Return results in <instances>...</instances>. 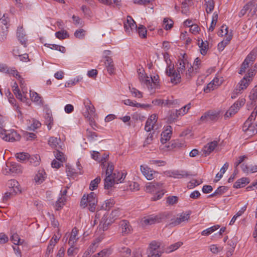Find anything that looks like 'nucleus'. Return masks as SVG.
<instances>
[{
    "instance_id": "1",
    "label": "nucleus",
    "mask_w": 257,
    "mask_h": 257,
    "mask_svg": "<svg viewBox=\"0 0 257 257\" xmlns=\"http://www.w3.org/2000/svg\"><path fill=\"white\" fill-rule=\"evenodd\" d=\"M114 170V166L112 163L108 164L105 171L106 177L104 179V188L109 189L114 184L123 182L126 174Z\"/></svg>"
},
{
    "instance_id": "2",
    "label": "nucleus",
    "mask_w": 257,
    "mask_h": 257,
    "mask_svg": "<svg viewBox=\"0 0 257 257\" xmlns=\"http://www.w3.org/2000/svg\"><path fill=\"white\" fill-rule=\"evenodd\" d=\"M146 191L148 193H156V194L152 198L153 201L160 199L165 192L163 183L161 182H159L155 181L146 184Z\"/></svg>"
},
{
    "instance_id": "3",
    "label": "nucleus",
    "mask_w": 257,
    "mask_h": 257,
    "mask_svg": "<svg viewBox=\"0 0 257 257\" xmlns=\"http://www.w3.org/2000/svg\"><path fill=\"white\" fill-rule=\"evenodd\" d=\"M97 202L96 194L91 192L87 195H83L81 200L80 206L83 208L88 206V210L93 212L96 210Z\"/></svg>"
},
{
    "instance_id": "4",
    "label": "nucleus",
    "mask_w": 257,
    "mask_h": 257,
    "mask_svg": "<svg viewBox=\"0 0 257 257\" xmlns=\"http://www.w3.org/2000/svg\"><path fill=\"white\" fill-rule=\"evenodd\" d=\"M171 216L170 212H165L158 215H150L144 217L142 220V224L146 225H152L164 221L169 219Z\"/></svg>"
},
{
    "instance_id": "5",
    "label": "nucleus",
    "mask_w": 257,
    "mask_h": 257,
    "mask_svg": "<svg viewBox=\"0 0 257 257\" xmlns=\"http://www.w3.org/2000/svg\"><path fill=\"white\" fill-rule=\"evenodd\" d=\"M164 252V249L161 247V243L156 241H152L147 249L148 257H160Z\"/></svg>"
},
{
    "instance_id": "6",
    "label": "nucleus",
    "mask_w": 257,
    "mask_h": 257,
    "mask_svg": "<svg viewBox=\"0 0 257 257\" xmlns=\"http://www.w3.org/2000/svg\"><path fill=\"white\" fill-rule=\"evenodd\" d=\"M165 72L166 75L171 78L170 82L174 85H177L181 82V75L174 69V66H168Z\"/></svg>"
},
{
    "instance_id": "7",
    "label": "nucleus",
    "mask_w": 257,
    "mask_h": 257,
    "mask_svg": "<svg viewBox=\"0 0 257 257\" xmlns=\"http://www.w3.org/2000/svg\"><path fill=\"white\" fill-rule=\"evenodd\" d=\"M245 102V99L244 98H241L236 101L226 112L225 117H229L234 115L239 108L244 104Z\"/></svg>"
},
{
    "instance_id": "8",
    "label": "nucleus",
    "mask_w": 257,
    "mask_h": 257,
    "mask_svg": "<svg viewBox=\"0 0 257 257\" xmlns=\"http://www.w3.org/2000/svg\"><path fill=\"white\" fill-rule=\"evenodd\" d=\"M219 117V112L215 110H209L205 112L200 117V120L203 122L215 121Z\"/></svg>"
},
{
    "instance_id": "9",
    "label": "nucleus",
    "mask_w": 257,
    "mask_h": 257,
    "mask_svg": "<svg viewBox=\"0 0 257 257\" xmlns=\"http://www.w3.org/2000/svg\"><path fill=\"white\" fill-rule=\"evenodd\" d=\"M85 105V108L86 111L84 112V116L86 118H88L90 122V124L92 125L93 123H94L93 118H92L93 116H95V109L94 107L91 104L90 101L87 100L84 102Z\"/></svg>"
},
{
    "instance_id": "10",
    "label": "nucleus",
    "mask_w": 257,
    "mask_h": 257,
    "mask_svg": "<svg viewBox=\"0 0 257 257\" xmlns=\"http://www.w3.org/2000/svg\"><path fill=\"white\" fill-rule=\"evenodd\" d=\"M190 213L187 212H182L178 214L176 218H171L170 225L172 226L179 225L181 222L187 221L190 218Z\"/></svg>"
},
{
    "instance_id": "11",
    "label": "nucleus",
    "mask_w": 257,
    "mask_h": 257,
    "mask_svg": "<svg viewBox=\"0 0 257 257\" xmlns=\"http://www.w3.org/2000/svg\"><path fill=\"white\" fill-rule=\"evenodd\" d=\"M242 130L244 132L248 133V134L250 136L256 134L257 121L253 124L252 121L246 120L242 126Z\"/></svg>"
},
{
    "instance_id": "12",
    "label": "nucleus",
    "mask_w": 257,
    "mask_h": 257,
    "mask_svg": "<svg viewBox=\"0 0 257 257\" xmlns=\"http://www.w3.org/2000/svg\"><path fill=\"white\" fill-rule=\"evenodd\" d=\"M177 72L179 73H183L185 71L186 66L189 67V63L187 59V56L186 54H184L181 58H180L176 64Z\"/></svg>"
},
{
    "instance_id": "13",
    "label": "nucleus",
    "mask_w": 257,
    "mask_h": 257,
    "mask_svg": "<svg viewBox=\"0 0 257 257\" xmlns=\"http://www.w3.org/2000/svg\"><path fill=\"white\" fill-rule=\"evenodd\" d=\"M140 169L142 174L145 176L146 179L149 180L154 179L158 174L147 166L141 165L140 166Z\"/></svg>"
},
{
    "instance_id": "14",
    "label": "nucleus",
    "mask_w": 257,
    "mask_h": 257,
    "mask_svg": "<svg viewBox=\"0 0 257 257\" xmlns=\"http://www.w3.org/2000/svg\"><path fill=\"white\" fill-rule=\"evenodd\" d=\"M124 28L128 34H130L133 30H137V26L136 22L131 16L127 17L126 21L124 23Z\"/></svg>"
},
{
    "instance_id": "15",
    "label": "nucleus",
    "mask_w": 257,
    "mask_h": 257,
    "mask_svg": "<svg viewBox=\"0 0 257 257\" xmlns=\"http://www.w3.org/2000/svg\"><path fill=\"white\" fill-rule=\"evenodd\" d=\"M137 72L138 73L139 79L142 84H144L149 87L150 84H151L150 79L146 75L145 71L143 68L138 69Z\"/></svg>"
},
{
    "instance_id": "16",
    "label": "nucleus",
    "mask_w": 257,
    "mask_h": 257,
    "mask_svg": "<svg viewBox=\"0 0 257 257\" xmlns=\"http://www.w3.org/2000/svg\"><path fill=\"white\" fill-rule=\"evenodd\" d=\"M251 79H247L246 77H244L237 85L235 89L236 94L240 93L242 90L245 89L249 85Z\"/></svg>"
},
{
    "instance_id": "17",
    "label": "nucleus",
    "mask_w": 257,
    "mask_h": 257,
    "mask_svg": "<svg viewBox=\"0 0 257 257\" xmlns=\"http://www.w3.org/2000/svg\"><path fill=\"white\" fill-rule=\"evenodd\" d=\"M157 120V115L155 114L151 115L146 121L145 130L147 132L151 131L153 129L154 125L156 123Z\"/></svg>"
},
{
    "instance_id": "18",
    "label": "nucleus",
    "mask_w": 257,
    "mask_h": 257,
    "mask_svg": "<svg viewBox=\"0 0 257 257\" xmlns=\"http://www.w3.org/2000/svg\"><path fill=\"white\" fill-rule=\"evenodd\" d=\"M119 226L121 230L122 235H126L130 233L132 230V226L129 222L125 220H121L119 222Z\"/></svg>"
},
{
    "instance_id": "19",
    "label": "nucleus",
    "mask_w": 257,
    "mask_h": 257,
    "mask_svg": "<svg viewBox=\"0 0 257 257\" xmlns=\"http://www.w3.org/2000/svg\"><path fill=\"white\" fill-rule=\"evenodd\" d=\"M218 145V142L214 141L208 143L204 147L203 153L205 156L209 155L212 152Z\"/></svg>"
},
{
    "instance_id": "20",
    "label": "nucleus",
    "mask_w": 257,
    "mask_h": 257,
    "mask_svg": "<svg viewBox=\"0 0 257 257\" xmlns=\"http://www.w3.org/2000/svg\"><path fill=\"white\" fill-rule=\"evenodd\" d=\"M172 135V127L170 125L167 126L166 130L162 132L161 134V142L164 144L169 141Z\"/></svg>"
},
{
    "instance_id": "21",
    "label": "nucleus",
    "mask_w": 257,
    "mask_h": 257,
    "mask_svg": "<svg viewBox=\"0 0 257 257\" xmlns=\"http://www.w3.org/2000/svg\"><path fill=\"white\" fill-rule=\"evenodd\" d=\"M61 143V140L59 138L52 137H50L49 141V145L53 149L55 150L61 149V146L60 144Z\"/></svg>"
},
{
    "instance_id": "22",
    "label": "nucleus",
    "mask_w": 257,
    "mask_h": 257,
    "mask_svg": "<svg viewBox=\"0 0 257 257\" xmlns=\"http://www.w3.org/2000/svg\"><path fill=\"white\" fill-rule=\"evenodd\" d=\"M188 70L185 73L186 79L190 80L192 77L198 72V66L193 67L191 64H189V67H187Z\"/></svg>"
},
{
    "instance_id": "23",
    "label": "nucleus",
    "mask_w": 257,
    "mask_h": 257,
    "mask_svg": "<svg viewBox=\"0 0 257 257\" xmlns=\"http://www.w3.org/2000/svg\"><path fill=\"white\" fill-rule=\"evenodd\" d=\"M169 176L175 178H182L189 175L187 172L184 171H172L169 172Z\"/></svg>"
},
{
    "instance_id": "24",
    "label": "nucleus",
    "mask_w": 257,
    "mask_h": 257,
    "mask_svg": "<svg viewBox=\"0 0 257 257\" xmlns=\"http://www.w3.org/2000/svg\"><path fill=\"white\" fill-rule=\"evenodd\" d=\"M249 183V180L248 178L242 177L238 179L234 184L233 188H240L244 187L246 185Z\"/></svg>"
},
{
    "instance_id": "25",
    "label": "nucleus",
    "mask_w": 257,
    "mask_h": 257,
    "mask_svg": "<svg viewBox=\"0 0 257 257\" xmlns=\"http://www.w3.org/2000/svg\"><path fill=\"white\" fill-rule=\"evenodd\" d=\"M17 34L18 40L22 45L26 47L27 39L25 38V34L24 33V30L22 28H18Z\"/></svg>"
},
{
    "instance_id": "26",
    "label": "nucleus",
    "mask_w": 257,
    "mask_h": 257,
    "mask_svg": "<svg viewBox=\"0 0 257 257\" xmlns=\"http://www.w3.org/2000/svg\"><path fill=\"white\" fill-rule=\"evenodd\" d=\"M21 138V136L16 131L13 130L8 134L7 141L12 142L18 141L20 140Z\"/></svg>"
},
{
    "instance_id": "27",
    "label": "nucleus",
    "mask_w": 257,
    "mask_h": 257,
    "mask_svg": "<svg viewBox=\"0 0 257 257\" xmlns=\"http://www.w3.org/2000/svg\"><path fill=\"white\" fill-rule=\"evenodd\" d=\"M15 156L18 161L21 162H24L27 160H29L30 163H32L31 160L33 159L32 158H30V155L28 153L24 152L17 153Z\"/></svg>"
},
{
    "instance_id": "28",
    "label": "nucleus",
    "mask_w": 257,
    "mask_h": 257,
    "mask_svg": "<svg viewBox=\"0 0 257 257\" xmlns=\"http://www.w3.org/2000/svg\"><path fill=\"white\" fill-rule=\"evenodd\" d=\"M105 65L107 68V71L110 74L114 73V67L113 64V60L110 57H106L105 61Z\"/></svg>"
},
{
    "instance_id": "29",
    "label": "nucleus",
    "mask_w": 257,
    "mask_h": 257,
    "mask_svg": "<svg viewBox=\"0 0 257 257\" xmlns=\"http://www.w3.org/2000/svg\"><path fill=\"white\" fill-rule=\"evenodd\" d=\"M249 98L252 104L257 105V85L250 92Z\"/></svg>"
},
{
    "instance_id": "30",
    "label": "nucleus",
    "mask_w": 257,
    "mask_h": 257,
    "mask_svg": "<svg viewBox=\"0 0 257 257\" xmlns=\"http://www.w3.org/2000/svg\"><path fill=\"white\" fill-rule=\"evenodd\" d=\"M118 250L123 257H129L131 254L130 248L123 245H120L118 247Z\"/></svg>"
},
{
    "instance_id": "31",
    "label": "nucleus",
    "mask_w": 257,
    "mask_h": 257,
    "mask_svg": "<svg viewBox=\"0 0 257 257\" xmlns=\"http://www.w3.org/2000/svg\"><path fill=\"white\" fill-rule=\"evenodd\" d=\"M67 192V189L64 190L61 194V197H60L56 202V209L58 210L59 208L61 207L62 205L64 204V202L66 201L65 196Z\"/></svg>"
},
{
    "instance_id": "32",
    "label": "nucleus",
    "mask_w": 257,
    "mask_h": 257,
    "mask_svg": "<svg viewBox=\"0 0 257 257\" xmlns=\"http://www.w3.org/2000/svg\"><path fill=\"white\" fill-rule=\"evenodd\" d=\"M198 45L200 48V53L205 55L207 52L208 43L207 41H206V43L203 42L202 40H201V43H200V40H198Z\"/></svg>"
},
{
    "instance_id": "33",
    "label": "nucleus",
    "mask_w": 257,
    "mask_h": 257,
    "mask_svg": "<svg viewBox=\"0 0 257 257\" xmlns=\"http://www.w3.org/2000/svg\"><path fill=\"white\" fill-rule=\"evenodd\" d=\"M78 230L76 228H74L71 233L68 243L70 245H73L78 238H77Z\"/></svg>"
},
{
    "instance_id": "34",
    "label": "nucleus",
    "mask_w": 257,
    "mask_h": 257,
    "mask_svg": "<svg viewBox=\"0 0 257 257\" xmlns=\"http://www.w3.org/2000/svg\"><path fill=\"white\" fill-rule=\"evenodd\" d=\"M9 170L10 172L17 174L22 172L21 166L16 163H12L11 164Z\"/></svg>"
},
{
    "instance_id": "35",
    "label": "nucleus",
    "mask_w": 257,
    "mask_h": 257,
    "mask_svg": "<svg viewBox=\"0 0 257 257\" xmlns=\"http://www.w3.org/2000/svg\"><path fill=\"white\" fill-rule=\"evenodd\" d=\"M45 173L43 170L39 171L37 174L35 175L34 180L36 182L41 184L45 180Z\"/></svg>"
},
{
    "instance_id": "36",
    "label": "nucleus",
    "mask_w": 257,
    "mask_h": 257,
    "mask_svg": "<svg viewBox=\"0 0 257 257\" xmlns=\"http://www.w3.org/2000/svg\"><path fill=\"white\" fill-rule=\"evenodd\" d=\"M114 204V201L113 199L107 200L100 207V209L105 210H109Z\"/></svg>"
},
{
    "instance_id": "37",
    "label": "nucleus",
    "mask_w": 257,
    "mask_h": 257,
    "mask_svg": "<svg viewBox=\"0 0 257 257\" xmlns=\"http://www.w3.org/2000/svg\"><path fill=\"white\" fill-rule=\"evenodd\" d=\"M30 96L31 98L32 101L35 102L38 104L42 103V100L40 99L41 97L37 92H33L31 90H30Z\"/></svg>"
},
{
    "instance_id": "38",
    "label": "nucleus",
    "mask_w": 257,
    "mask_h": 257,
    "mask_svg": "<svg viewBox=\"0 0 257 257\" xmlns=\"http://www.w3.org/2000/svg\"><path fill=\"white\" fill-rule=\"evenodd\" d=\"M179 116V111L178 110H176L175 111H172L170 112V114L168 118V121L169 123H172V122L176 120Z\"/></svg>"
},
{
    "instance_id": "39",
    "label": "nucleus",
    "mask_w": 257,
    "mask_h": 257,
    "mask_svg": "<svg viewBox=\"0 0 257 257\" xmlns=\"http://www.w3.org/2000/svg\"><path fill=\"white\" fill-rule=\"evenodd\" d=\"M136 30L138 32L140 37L142 38H146L147 31L145 27L143 25H140L138 28H137Z\"/></svg>"
},
{
    "instance_id": "40",
    "label": "nucleus",
    "mask_w": 257,
    "mask_h": 257,
    "mask_svg": "<svg viewBox=\"0 0 257 257\" xmlns=\"http://www.w3.org/2000/svg\"><path fill=\"white\" fill-rule=\"evenodd\" d=\"M56 37L60 40L65 39L69 37V34L65 30H61L55 33Z\"/></svg>"
},
{
    "instance_id": "41",
    "label": "nucleus",
    "mask_w": 257,
    "mask_h": 257,
    "mask_svg": "<svg viewBox=\"0 0 257 257\" xmlns=\"http://www.w3.org/2000/svg\"><path fill=\"white\" fill-rule=\"evenodd\" d=\"M59 150L60 149L56 150L55 151H54V154L56 159L62 163L65 161L64 154L60 151Z\"/></svg>"
},
{
    "instance_id": "42",
    "label": "nucleus",
    "mask_w": 257,
    "mask_h": 257,
    "mask_svg": "<svg viewBox=\"0 0 257 257\" xmlns=\"http://www.w3.org/2000/svg\"><path fill=\"white\" fill-rule=\"evenodd\" d=\"M206 12L207 14L210 13L214 9V2L213 0H207L206 1Z\"/></svg>"
},
{
    "instance_id": "43",
    "label": "nucleus",
    "mask_w": 257,
    "mask_h": 257,
    "mask_svg": "<svg viewBox=\"0 0 257 257\" xmlns=\"http://www.w3.org/2000/svg\"><path fill=\"white\" fill-rule=\"evenodd\" d=\"M101 178L100 177H97L95 179L92 180L90 182L89 189L91 191L96 189L97 187L98 184L100 183Z\"/></svg>"
},
{
    "instance_id": "44",
    "label": "nucleus",
    "mask_w": 257,
    "mask_h": 257,
    "mask_svg": "<svg viewBox=\"0 0 257 257\" xmlns=\"http://www.w3.org/2000/svg\"><path fill=\"white\" fill-rule=\"evenodd\" d=\"M11 240L15 245H20L23 242V240L21 242V240L17 233L13 234L11 236Z\"/></svg>"
},
{
    "instance_id": "45",
    "label": "nucleus",
    "mask_w": 257,
    "mask_h": 257,
    "mask_svg": "<svg viewBox=\"0 0 257 257\" xmlns=\"http://www.w3.org/2000/svg\"><path fill=\"white\" fill-rule=\"evenodd\" d=\"M218 16L217 13H214L213 15L212 20L211 23V25L208 29L209 31H213L216 25V23L218 20Z\"/></svg>"
},
{
    "instance_id": "46",
    "label": "nucleus",
    "mask_w": 257,
    "mask_h": 257,
    "mask_svg": "<svg viewBox=\"0 0 257 257\" xmlns=\"http://www.w3.org/2000/svg\"><path fill=\"white\" fill-rule=\"evenodd\" d=\"M48 47L51 49L58 50L63 53H65L66 49L62 46H60L56 44H48Z\"/></svg>"
},
{
    "instance_id": "47",
    "label": "nucleus",
    "mask_w": 257,
    "mask_h": 257,
    "mask_svg": "<svg viewBox=\"0 0 257 257\" xmlns=\"http://www.w3.org/2000/svg\"><path fill=\"white\" fill-rule=\"evenodd\" d=\"M219 225L213 226L210 227L202 231L201 232V234L202 235H208L211 234V233H212L213 232H214L215 230H216L218 228H219Z\"/></svg>"
},
{
    "instance_id": "48",
    "label": "nucleus",
    "mask_w": 257,
    "mask_h": 257,
    "mask_svg": "<svg viewBox=\"0 0 257 257\" xmlns=\"http://www.w3.org/2000/svg\"><path fill=\"white\" fill-rule=\"evenodd\" d=\"M228 190V188L227 186H219L216 190L215 193L218 196H220L225 193Z\"/></svg>"
},
{
    "instance_id": "49",
    "label": "nucleus",
    "mask_w": 257,
    "mask_h": 257,
    "mask_svg": "<svg viewBox=\"0 0 257 257\" xmlns=\"http://www.w3.org/2000/svg\"><path fill=\"white\" fill-rule=\"evenodd\" d=\"M85 31L83 29H79L74 33V36L78 39H82L85 37Z\"/></svg>"
},
{
    "instance_id": "50",
    "label": "nucleus",
    "mask_w": 257,
    "mask_h": 257,
    "mask_svg": "<svg viewBox=\"0 0 257 257\" xmlns=\"http://www.w3.org/2000/svg\"><path fill=\"white\" fill-rule=\"evenodd\" d=\"M6 73H8L9 74L14 76L17 79L21 78V75L19 74V72L17 70L8 68Z\"/></svg>"
},
{
    "instance_id": "51",
    "label": "nucleus",
    "mask_w": 257,
    "mask_h": 257,
    "mask_svg": "<svg viewBox=\"0 0 257 257\" xmlns=\"http://www.w3.org/2000/svg\"><path fill=\"white\" fill-rule=\"evenodd\" d=\"M178 200V198L176 196H169L167 198V203L169 205H173L177 203Z\"/></svg>"
},
{
    "instance_id": "52",
    "label": "nucleus",
    "mask_w": 257,
    "mask_h": 257,
    "mask_svg": "<svg viewBox=\"0 0 257 257\" xmlns=\"http://www.w3.org/2000/svg\"><path fill=\"white\" fill-rule=\"evenodd\" d=\"M121 215V213L119 209H115L113 210L110 214V217L115 220L117 218L120 217Z\"/></svg>"
},
{
    "instance_id": "53",
    "label": "nucleus",
    "mask_w": 257,
    "mask_h": 257,
    "mask_svg": "<svg viewBox=\"0 0 257 257\" xmlns=\"http://www.w3.org/2000/svg\"><path fill=\"white\" fill-rule=\"evenodd\" d=\"M86 136L90 141H92L97 137V135L95 132H92L88 129L86 130Z\"/></svg>"
},
{
    "instance_id": "54",
    "label": "nucleus",
    "mask_w": 257,
    "mask_h": 257,
    "mask_svg": "<svg viewBox=\"0 0 257 257\" xmlns=\"http://www.w3.org/2000/svg\"><path fill=\"white\" fill-rule=\"evenodd\" d=\"M169 100L155 99L152 101V103L155 105H166L169 104Z\"/></svg>"
},
{
    "instance_id": "55",
    "label": "nucleus",
    "mask_w": 257,
    "mask_h": 257,
    "mask_svg": "<svg viewBox=\"0 0 257 257\" xmlns=\"http://www.w3.org/2000/svg\"><path fill=\"white\" fill-rule=\"evenodd\" d=\"M250 6H251V3H248L246 5H245L243 8L239 12V16L241 17L244 16L246 13L247 11L250 9Z\"/></svg>"
},
{
    "instance_id": "56",
    "label": "nucleus",
    "mask_w": 257,
    "mask_h": 257,
    "mask_svg": "<svg viewBox=\"0 0 257 257\" xmlns=\"http://www.w3.org/2000/svg\"><path fill=\"white\" fill-rule=\"evenodd\" d=\"M27 93H25L24 94L23 93H22L20 91L18 92V93H17L16 94H15L17 98L20 99L23 102H26L28 100V98L26 97V94Z\"/></svg>"
},
{
    "instance_id": "57",
    "label": "nucleus",
    "mask_w": 257,
    "mask_h": 257,
    "mask_svg": "<svg viewBox=\"0 0 257 257\" xmlns=\"http://www.w3.org/2000/svg\"><path fill=\"white\" fill-rule=\"evenodd\" d=\"M228 33V28L226 25H222L218 32V35L222 37L224 35H227Z\"/></svg>"
},
{
    "instance_id": "58",
    "label": "nucleus",
    "mask_w": 257,
    "mask_h": 257,
    "mask_svg": "<svg viewBox=\"0 0 257 257\" xmlns=\"http://www.w3.org/2000/svg\"><path fill=\"white\" fill-rule=\"evenodd\" d=\"M254 51L251 52L249 54L247 55L244 61H246L249 64H252L255 60V57L253 56Z\"/></svg>"
},
{
    "instance_id": "59",
    "label": "nucleus",
    "mask_w": 257,
    "mask_h": 257,
    "mask_svg": "<svg viewBox=\"0 0 257 257\" xmlns=\"http://www.w3.org/2000/svg\"><path fill=\"white\" fill-rule=\"evenodd\" d=\"M130 89L131 90V92H132L133 95H134L135 97H138L139 98L143 97L142 93L141 91L137 90L136 88H132V89H131V88L130 87Z\"/></svg>"
},
{
    "instance_id": "60",
    "label": "nucleus",
    "mask_w": 257,
    "mask_h": 257,
    "mask_svg": "<svg viewBox=\"0 0 257 257\" xmlns=\"http://www.w3.org/2000/svg\"><path fill=\"white\" fill-rule=\"evenodd\" d=\"M183 244L182 242H177L174 244L171 245L169 248L170 249V251H173L177 249L179 247H180Z\"/></svg>"
},
{
    "instance_id": "61",
    "label": "nucleus",
    "mask_w": 257,
    "mask_h": 257,
    "mask_svg": "<svg viewBox=\"0 0 257 257\" xmlns=\"http://www.w3.org/2000/svg\"><path fill=\"white\" fill-rule=\"evenodd\" d=\"M249 14L251 16H253L257 13V3L256 4L253 5L251 3V6L250 7Z\"/></svg>"
},
{
    "instance_id": "62",
    "label": "nucleus",
    "mask_w": 257,
    "mask_h": 257,
    "mask_svg": "<svg viewBox=\"0 0 257 257\" xmlns=\"http://www.w3.org/2000/svg\"><path fill=\"white\" fill-rule=\"evenodd\" d=\"M257 115V105H255V107L254 108L253 111L252 112L249 117L246 120L249 121H252L254 120Z\"/></svg>"
},
{
    "instance_id": "63",
    "label": "nucleus",
    "mask_w": 257,
    "mask_h": 257,
    "mask_svg": "<svg viewBox=\"0 0 257 257\" xmlns=\"http://www.w3.org/2000/svg\"><path fill=\"white\" fill-rule=\"evenodd\" d=\"M77 248H75L73 245H71V247L68 248L67 250V254L69 256H73L74 254L77 253Z\"/></svg>"
},
{
    "instance_id": "64",
    "label": "nucleus",
    "mask_w": 257,
    "mask_h": 257,
    "mask_svg": "<svg viewBox=\"0 0 257 257\" xmlns=\"http://www.w3.org/2000/svg\"><path fill=\"white\" fill-rule=\"evenodd\" d=\"M201 183H202V181L199 182L198 180L196 179H193L192 180L190 181L189 182L188 187H189L190 188H192L199 185Z\"/></svg>"
}]
</instances>
